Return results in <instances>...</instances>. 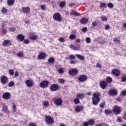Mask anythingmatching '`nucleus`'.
<instances>
[{
	"label": "nucleus",
	"instance_id": "62",
	"mask_svg": "<svg viewBox=\"0 0 126 126\" xmlns=\"http://www.w3.org/2000/svg\"><path fill=\"white\" fill-rule=\"evenodd\" d=\"M98 24L97 23V22L95 21L94 23H92L93 26H97Z\"/></svg>",
	"mask_w": 126,
	"mask_h": 126
},
{
	"label": "nucleus",
	"instance_id": "19",
	"mask_svg": "<svg viewBox=\"0 0 126 126\" xmlns=\"http://www.w3.org/2000/svg\"><path fill=\"white\" fill-rule=\"evenodd\" d=\"M17 38L20 40V42H23L25 39V36L22 34H20L17 35Z\"/></svg>",
	"mask_w": 126,
	"mask_h": 126
},
{
	"label": "nucleus",
	"instance_id": "29",
	"mask_svg": "<svg viewBox=\"0 0 126 126\" xmlns=\"http://www.w3.org/2000/svg\"><path fill=\"white\" fill-rule=\"evenodd\" d=\"M114 41L115 43H116V44H120L121 43V39L118 37H114Z\"/></svg>",
	"mask_w": 126,
	"mask_h": 126
},
{
	"label": "nucleus",
	"instance_id": "35",
	"mask_svg": "<svg viewBox=\"0 0 126 126\" xmlns=\"http://www.w3.org/2000/svg\"><path fill=\"white\" fill-rule=\"evenodd\" d=\"M76 38V36L75 34H70V36H69V38L70 40H74Z\"/></svg>",
	"mask_w": 126,
	"mask_h": 126
},
{
	"label": "nucleus",
	"instance_id": "63",
	"mask_svg": "<svg viewBox=\"0 0 126 126\" xmlns=\"http://www.w3.org/2000/svg\"><path fill=\"white\" fill-rule=\"evenodd\" d=\"M55 2H55V1H52V2H51V5H52V6L53 8L56 7V5H55Z\"/></svg>",
	"mask_w": 126,
	"mask_h": 126
},
{
	"label": "nucleus",
	"instance_id": "50",
	"mask_svg": "<svg viewBox=\"0 0 126 126\" xmlns=\"http://www.w3.org/2000/svg\"><path fill=\"white\" fill-rule=\"evenodd\" d=\"M9 73L10 74V75H13V74H14V71H13V70L12 69H10L9 70Z\"/></svg>",
	"mask_w": 126,
	"mask_h": 126
},
{
	"label": "nucleus",
	"instance_id": "55",
	"mask_svg": "<svg viewBox=\"0 0 126 126\" xmlns=\"http://www.w3.org/2000/svg\"><path fill=\"white\" fill-rule=\"evenodd\" d=\"M69 63H70V64H75V63H76V61L71 60Z\"/></svg>",
	"mask_w": 126,
	"mask_h": 126
},
{
	"label": "nucleus",
	"instance_id": "43",
	"mask_svg": "<svg viewBox=\"0 0 126 126\" xmlns=\"http://www.w3.org/2000/svg\"><path fill=\"white\" fill-rule=\"evenodd\" d=\"M86 42L88 44H89V43H91V38L90 37H86Z\"/></svg>",
	"mask_w": 126,
	"mask_h": 126
},
{
	"label": "nucleus",
	"instance_id": "45",
	"mask_svg": "<svg viewBox=\"0 0 126 126\" xmlns=\"http://www.w3.org/2000/svg\"><path fill=\"white\" fill-rule=\"evenodd\" d=\"M107 6L109 8H113V7H114V4H113V3H108L107 4Z\"/></svg>",
	"mask_w": 126,
	"mask_h": 126
},
{
	"label": "nucleus",
	"instance_id": "4",
	"mask_svg": "<svg viewBox=\"0 0 126 126\" xmlns=\"http://www.w3.org/2000/svg\"><path fill=\"white\" fill-rule=\"evenodd\" d=\"M56 106H62L63 105V100L61 98H55L53 99Z\"/></svg>",
	"mask_w": 126,
	"mask_h": 126
},
{
	"label": "nucleus",
	"instance_id": "39",
	"mask_svg": "<svg viewBox=\"0 0 126 126\" xmlns=\"http://www.w3.org/2000/svg\"><path fill=\"white\" fill-rule=\"evenodd\" d=\"M30 39H31V40H32L33 41H35V40H37V39H38V36L37 35H33L32 36H31L30 37Z\"/></svg>",
	"mask_w": 126,
	"mask_h": 126
},
{
	"label": "nucleus",
	"instance_id": "28",
	"mask_svg": "<svg viewBox=\"0 0 126 126\" xmlns=\"http://www.w3.org/2000/svg\"><path fill=\"white\" fill-rule=\"evenodd\" d=\"M106 82H107L108 83H111L113 81V79H112V77L110 76H107L106 77Z\"/></svg>",
	"mask_w": 126,
	"mask_h": 126
},
{
	"label": "nucleus",
	"instance_id": "33",
	"mask_svg": "<svg viewBox=\"0 0 126 126\" xmlns=\"http://www.w3.org/2000/svg\"><path fill=\"white\" fill-rule=\"evenodd\" d=\"M105 115H110L112 114V111L110 109H105L104 111Z\"/></svg>",
	"mask_w": 126,
	"mask_h": 126
},
{
	"label": "nucleus",
	"instance_id": "44",
	"mask_svg": "<svg viewBox=\"0 0 126 126\" xmlns=\"http://www.w3.org/2000/svg\"><path fill=\"white\" fill-rule=\"evenodd\" d=\"M106 104V103H105V101H103L102 103H101L99 105V107L100 108H102V109H103V108H104V107H105V105Z\"/></svg>",
	"mask_w": 126,
	"mask_h": 126
},
{
	"label": "nucleus",
	"instance_id": "14",
	"mask_svg": "<svg viewBox=\"0 0 126 126\" xmlns=\"http://www.w3.org/2000/svg\"><path fill=\"white\" fill-rule=\"evenodd\" d=\"M75 111L77 113H80L81 111H83V107L80 105H77L75 108Z\"/></svg>",
	"mask_w": 126,
	"mask_h": 126
},
{
	"label": "nucleus",
	"instance_id": "49",
	"mask_svg": "<svg viewBox=\"0 0 126 126\" xmlns=\"http://www.w3.org/2000/svg\"><path fill=\"white\" fill-rule=\"evenodd\" d=\"M40 7L42 10H46V5H41Z\"/></svg>",
	"mask_w": 126,
	"mask_h": 126
},
{
	"label": "nucleus",
	"instance_id": "31",
	"mask_svg": "<svg viewBox=\"0 0 126 126\" xmlns=\"http://www.w3.org/2000/svg\"><path fill=\"white\" fill-rule=\"evenodd\" d=\"M68 58H69V60H70V61H72V60H75L76 57L75 56H74V55H68Z\"/></svg>",
	"mask_w": 126,
	"mask_h": 126
},
{
	"label": "nucleus",
	"instance_id": "36",
	"mask_svg": "<svg viewBox=\"0 0 126 126\" xmlns=\"http://www.w3.org/2000/svg\"><path fill=\"white\" fill-rule=\"evenodd\" d=\"M17 56L19 58H24V54H23V52L18 53Z\"/></svg>",
	"mask_w": 126,
	"mask_h": 126
},
{
	"label": "nucleus",
	"instance_id": "56",
	"mask_svg": "<svg viewBox=\"0 0 126 126\" xmlns=\"http://www.w3.org/2000/svg\"><path fill=\"white\" fill-rule=\"evenodd\" d=\"M29 126H37V125L33 122H32L29 124Z\"/></svg>",
	"mask_w": 126,
	"mask_h": 126
},
{
	"label": "nucleus",
	"instance_id": "32",
	"mask_svg": "<svg viewBox=\"0 0 126 126\" xmlns=\"http://www.w3.org/2000/svg\"><path fill=\"white\" fill-rule=\"evenodd\" d=\"M59 6L60 7H61V8H63L64 6H65V1L61 2L59 3Z\"/></svg>",
	"mask_w": 126,
	"mask_h": 126
},
{
	"label": "nucleus",
	"instance_id": "42",
	"mask_svg": "<svg viewBox=\"0 0 126 126\" xmlns=\"http://www.w3.org/2000/svg\"><path fill=\"white\" fill-rule=\"evenodd\" d=\"M80 101H79V99L78 98H75L74 100V104H79Z\"/></svg>",
	"mask_w": 126,
	"mask_h": 126
},
{
	"label": "nucleus",
	"instance_id": "30",
	"mask_svg": "<svg viewBox=\"0 0 126 126\" xmlns=\"http://www.w3.org/2000/svg\"><path fill=\"white\" fill-rule=\"evenodd\" d=\"M88 123H89V126H93V125L95 124V120H94V119H90L89 120Z\"/></svg>",
	"mask_w": 126,
	"mask_h": 126
},
{
	"label": "nucleus",
	"instance_id": "41",
	"mask_svg": "<svg viewBox=\"0 0 126 126\" xmlns=\"http://www.w3.org/2000/svg\"><path fill=\"white\" fill-rule=\"evenodd\" d=\"M99 7H100L101 8H102L103 7H107V5H106V3H100Z\"/></svg>",
	"mask_w": 126,
	"mask_h": 126
},
{
	"label": "nucleus",
	"instance_id": "7",
	"mask_svg": "<svg viewBox=\"0 0 126 126\" xmlns=\"http://www.w3.org/2000/svg\"><path fill=\"white\" fill-rule=\"evenodd\" d=\"M79 82H84L87 80V75L83 74L79 76V77L78 78Z\"/></svg>",
	"mask_w": 126,
	"mask_h": 126
},
{
	"label": "nucleus",
	"instance_id": "15",
	"mask_svg": "<svg viewBox=\"0 0 126 126\" xmlns=\"http://www.w3.org/2000/svg\"><path fill=\"white\" fill-rule=\"evenodd\" d=\"M42 106L45 109L48 108L50 106V102L48 100H44L42 102Z\"/></svg>",
	"mask_w": 126,
	"mask_h": 126
},
{
	"label": "nucleus",
	"instance_id": "8",
	"mask_svg": "<svg viewBox=\"0 0 126 126\" xmlns=\"http://www.w3.org/2000/svg\"><path fill=\"white\" fill-rule=\"evenodd\" d=\"M68 73L71 76H75L78 73V70L76 68L72 69V70H68Z\"/></svg>",
	"mask_w": 126,
	"mask_h": 126
},
{
	"label": "nucleus",
	"instance_id": "18",
	"mask_svg": "<svg viewBox=\"0 0 126 126\" xmlns=\"http://www.w3.org/2000/svg\"><path fill=\"white\" fill-rule=\"evenodd\" d=\"M22 11L24 13H29L30 12V8L29 7H24L22 8Z\"/></svg>",
	"mask_w": 126,
	"mask_h": 126
},
{
	"label": "nucleus",
	"instance_id": "24",
	"mask_svg": "<svg viewBox=\"0 0 126 126\" xmlns=\"http://www.w3.org/2000/svg\"><path fill=\"white\" fill-rule=\"evenodd\" d=\"M8 110V107H7V105L4 104L2 106V112L5 113V112H6Z\"/></svg>",
	"mask_w": 126,
	"mask_h": 126
},
{
	"label": "nucleus",
	"instance_id": "21",
	"mask_svg": "<svg viewBox=\"0 0 126 126\" xmlns=\"http://www.w3.org/2000/svg\"><path fill=\"white\" fill-rule=\"evenodd\" d=\"M11 45V43H10V40H5L3 42V45L5 47L6 46H10Z\"/></svg>",
	"mask_w": 126,
	"mask_h": 126
},
{
	"label": "nucleus",
	"instance_id": "12",
	"mask_svg": "<svg viewBox=\"0 0 126 126\" xmlns=\"http://www.w3.org/2000/svg\"><path fill=\"white\" fill-rule=\"evenodd\" d=\"M48 85L49 82H48V81H44L40 83V86L42 88H46V87H48Z\"/></svg>",
	"mask_w": 126,
	"mask_h": 126
},
{
	"label": "nucleus",
	"instance_id": "10",
	"mask_svg": "<svg viewBox=\"0 0 126 126\" xmlns=\"http://www.w3.org/2000/svg\"><path fill=\"white\" fill-rule=\"evenodd\" d=\"M11 94L8 92H6L3 94L2 98L5 100H8V99L10 98Z\"/></svg>",
	"mask_w": 126,
	"mask_h": 126
},
{
	"label": "nucleus",
	"instance_id": "11",
	"mask_svg": "<svg viewBox=\"0 0 126 126\" xmlns=\"http://www.w3.org/2000/svg\"><path fill=\"white\" fill-rule=\"evenodd\" d=\"M107 85H108V83L106 81H101L100 82V86L102 89H105L106 87H107Z\"/></svg>",
	"mask_w": 126,
	"mask_h": 126
},
{
	"label": "nucleus",
	"instance_id": "46",
	"mask_svg": "<svg viewBox=\"0 0 126 126\" xmlns=\"http://www.w3.org/2000/svg\"><path fill=\"white\" fill-rule=\"evenodd\" d=\"M9 87H12V86H14V82L13 81H11L8 84Z\"/></svg>",
	"mask_w": 126,
	"mask_h": 126
},
{
	"label": "nucleus",
	"instance_id": "25",
	"mask_svg": "<svg viewBox=\"0 0 126 126\" xmlns=\"http://www.w3.org/2000/svg\"><path fill=\"white\" fill-rule=\"evenodd\" d=\"M75 56L80 61H83V60L85 59V58H84L83 56H81L79 54H76Z\"/></svg>",
	"mask_w": 126,
	"mask_h": 126
},
{
	"label": "nucleus",
	"instance_id": "61",
	"mask_svg": "<svg viewBox=\"0 0 126 126\" xmlns=\"http://www.w3.org/2000/svg\"><path fill=\"white\" fill-rule=\"evenodd\" d=\"M9 30L11 32H14L15 31V28H10Z\"/></svg>",
	"mask_w": 126,
	"mask_h": 126
},
{
	"label": "nucleus",
	"instance_id": "9",
	"mask_svg": "<svg viewBox=\"0 0 126 126\" xmlns=\"http://www.w3.org/2000/svg\"><path fill=\"white\" fill-rule=\"evenodd\" d=\"M7 80H8V78L4 75L2 76L0 78V81L2 84H6L7 83Z\"/></svg>",
	"mask_w": 126,
	"mask_h": 126
},
{
	"label": "nucleus",
	"instance_id": "37",
	"mask_svg": "<svg viewBox=\"0 0 126 126\" xmlns=\"http://www.w3.org/2000/svg\"><path fill=\"white\" fill-rule=\"evenodd\" d=\"M121 81L122 82H126V74L123 75V76L122 78Z\"/></svg>",
	"mask_w": 126,
	"mask_h": 126
},
{
	"label": "nucleus",
	"instance_id": "38",
	"mask_svg": "<svg viewBox=\"0 0 126 126\" xmlns=\"http://www.w3.org/2000/svg\"><path fill=\"white\" fill-rule=\"evenodd\" d=\"M13 3H14V0H8V5H12Z\"/></svg>",
	"mask_w": 126,
	"mask_h": 126
},
{
	"label": "nucleus",
	"instance_id": "64",
	"mask_svg": "<svg viewBox=\"0 0 126 126\" xmlns=\"http://www.w3.org/2000/svg\"><path fill=\"white\" fill-rule=\"evenodd\" d=\"M100 125H101V126H109V125L106 123H102Z\"/></svg>",
	"mask_w": 126,
	"mask_h": 126
},
{
	"label": "nucleus",
	"instance_id": "3",
	"mask_svg": "<svg viewBox=\"0 0 126 126\" xmlns=\"http://www.w3.org/2000/svg\"><path fill=\"white\" fill-rule=\"evenodd\" d=\"M45 122L47 123V124H50V125H52L55 123L54 121V118H53L50 116L47 115L45 117Z\"/></svg>",
	"mask_w": 126,
	"mask_h": 126
},
{
	"label": "nucleus",
	"instance_id": "20",
	"mask_svg": "<svg viewBox=\"0 0 126 126\" xmlns=\"http://www.w3.org/2000/svg\"><path fill=\"white\" fill-rule=\"evenodd\" d=\"M70 15H74V16H79V15H80V13H79L76 11L73 10L70 12Z\"/></svg>",
	"mask_w": 126,
	"mask_h": 126
},
{
	"label": "nucleus",
	"instance_id": "58",
	"mask_svg": "<svg viewBox=\"0 0 126 126\" xmlns=\"http://www.w3.org/2000/svg\"><path fill=\"white\" fill-rule=\"evenodd\" d=\"M109 29H110V25H105V30H109Z\"/></svg>",
	"mask_w": 126,
	"mask_h": 126
},
{
	"label": "nucleus",
	"instance_id": "59",
	"mask_svg": "<svg viewBox=\"0 0 126 126\" xmlns=\"http://www.w3.org/2000/svg\"><path fill=\"white\" fill-rule=\"evenodd\" d=\"M121 95H123V96H126V91H123L121 93Z\"/></svg>",
	"mask_w": 126,
	"mask_h": 126
},
{
	"label": "nucleus",
	"instance_id": "48",
	"mask_svg": "<svg viewBox=\"0 0 126 126\" xmlns=\"http://www.w3.org/2000/svg\"><path fill=\"white\" fill-rule=\"evenodd\" d=\"M58 72L59 73L63 74V72H64V70H63V68H61L58 69Z\"/></svg>",
	"mask_w": 126,
	"mask_h": 126
},
{
	"label": "nucleus",
	"instance_id": "22",
	"mask_svg": "<svg viewBox=\"0 0 126 126\" xmlns=\"http://www.w3.org/2000/svg\"><path fill=\"white\" fill-rule=\"evenodd\" d=\"M38 60H44L46 58V53H41L38 55Z\"/></svg>",
	"mask_w": 126,
	"mask_h": 126
},
{
	"label": "nucleus",
	"instance_id": "6",
	"mask_svg": "<svg viewBox=\"0 0 126 126\" xmlns=\"http://www.w3.org/2000/svg\"><path fill=\"white\" fill-rule=\"evenodd\" d=\"M50 89L51 91H58L60 90V85L57 84H53L50 87Z\"/></svg>",
	"mask_w": 126,
	"mask_h": 126
},
{
	"label": "nucleus",
	"instance_id": "47",
	"mask_svg": "<svg viewBox=\"0 0 126 126\" xmlns=\"http://www.w3.org/2000/svg\"><path fill=\"white\" fill-rule=\"evenodd\" d=\"M1 12L2 13H6L7 12V9L5 7H3Z\"/></svg>",
	"mask_w": 126,
	"mask_h": 126
},
{
	"label": "nucleus",
	"instance_id": "1",
	"mask_svg": "<svg viewBox=\"0 0 126 126\" xmlns=\"http://www.w3.org/2000/svg\"><path fill=\"white\" fill-rule=\"evenodd\" d=\"M100 94L94 93L93 94L92 100L93 105H97L100 102Z\"/></svg>",
	"mask_w": 126,
	"mask_h": 126
},
{
	"label": "nucleus",
	"instance_id": "40",
	"mask_svg": "<svg viewBox=\"0 0 126 126\" xmlns=\"http://www.w3.org/2000/svg\"><path fill=\"white\" fill-rule=\"evenodd\" d=\"M58 82L59 83H61V84H63L64 83L65 81L63 78H60L58 79Z\"/></svg>",
	"mask_w": 126,
	"mask_h": 126
},
{
	"label": "nucleus",
	"instance_id": "52",
	"mask_svg": "<svg viewBox=\"0 0 126 126\" xmlns=\"http://www.w3.org/2000/svg\"><path fill=\"white\" fill-rule=\"evenodd\" d=\"M59 41H60L61 43H63L65 41L64 38L63 37H60L59 38Z\"/></svg>",
	"mask_w": 126,
	"mask_h": 126
},
{
	"label": "nucleus",
	"instance_id": "5",
	"mask_svg": "<svg viewBox=\"0 0 126 126\" xmlns=\"http://www.w3.org/2000/svg\"><path fill=\"white\" fill-rule=\"evenodd\" d=\"M113 114L120 115L121 114V108L118 105H115L113 108Z\"/></svg>",
	"mask_w": 126,
	"mask_h": 126
},
{
	"label": "nucleus",
	"instance_id": "13",
	"mask_svg": "<svg viewBox=\"0 0 126 126\" xmlns=\"http://www.w3.org/2000/svg\"><path fill=\"white\" fill-rule=\"evenodd\" d=\"M25 83L27 87H32L33 86V81L30 80H27L25 82Z\"/></svg>",
	"mask_w": 126,
	"mask_h": 126
},
{
	"label": "nucleus",
	"instance_id": "16",
	"mask_svg": "<svg viewBox=\"0 0 126 126\" xmlns=\"http://www.w3.org/2000/svg\"><path fill=\"white\" fill-rule=\"evenodd\" d=\"M112 72L115 76H120V75L121 74V72L120 70L117 69H114L113 70H112Z\"/></svg>",
	"mask_w": 126,
	"mask_h": 126
},
{
	"label": "nucleus",
	"instance_id": "60",
	"mask_svg": "<svg viewBox=\"0 0 126 126\" xmlns=\"http://www.w3.org/2000/svg\"><path fill=\"white\" fill-rule=\"evenodd\" d=\"M117 121H118L119 123H121L123 121V119L121 117H119L118 118Z\"/></svg>",
	"mask_w": 126,
	"mask_h": 126
},
{
	"label": "nucleus",
	"instance_id": "17",
	"mask_svg": "<svg viewBox=\"0 0 126 126\" xmlns=\"http://www.w3.org/2000/svg\"><path fill=\"white\" fill-rule=\"evenodd\" d=\"M118 94V91L116 89H112L109 91V94L111 96H114V95H117Z\"/></svg>",
	"mask_w": 126,
	"mask_h": 126
},
{
	"label": "nucleus",
	"instance_id": "26",
	"mask_svg": "<svg viewBox=\"0 0 126 126\" xmlns=\"http://www.w3.org/2000/svg\"><path fill=\"white\" fill-rule=\"evenodd\" d=\"M70 48L71 49H72V50H74V51H78V50H79V49H80V48H79V47H78V46L75 47L73 45H70Z\"/></svg>",
	"mask_w": 126,
	"mask_h": 126
},
{
	"label": "nucleus",
	"instance_id": "27",
	"mask_svg": "<svg viewBox=\"0 0 126 126\" xmlns=\"http://www.w3.org/2000/svg\"><path fill=\"white\" fill-rule=\"evenodd\" d=\"M76 97H77V98H79V99H83V98H84V94H77Z\"/></svg>",
	"mask_w": 126,
	"mask_h": 126
},
{
	"label": "nucleus",
	"instance_id": "51",
	"mask_svg": "<svg viewBox=\"0 0 126 126\" xmlns=\"http://www.w3.org/2000/svg\"><path fill=\"white\" fill-rule=\"evenodd\" d=\"M101 19H102V21H107L108 19L107 18V17H106L105 16H102L101 17Z\"/></svg>",
	"mask_w": 126,
	"mask_h": 126
},
{
	"label": "nucleus",
	"instance_id": "57",
	"mask_svg": "<svg viewBox=\"0 0 126 126\" xmlns=\"http://www.w3.org/2000/svg\"><path fill=\"white\" fill-rule=\"evenodd\" d=\"M24 44H29L30 41H29V39H26L24 40Z\"/></svg>",
	"mask_w": 126,
	"mask_h": 126
},
{
	"label": "nucleus",
	"instance_id": "53",
	"mask_svg": "<svg viewBox=\"0 0 126 126\" xmlns=\"http://www.w3.org/2000/svg\"><path fill=\"white\" fill-rule=\"evenodd\" d=\"M83 126H89V123L88 122H84L83 124Z\"/></svg>",
	"mask_w": 126,
	"mask_h": 126
},
{
	"label": "nucleus",
	"instance_id": "2",
	"mask_svg": "<svg viewBox=\"0 0 126 126\" xmlns=\"http://www.w3.org/2000/svg\"><path fill=\"white\" fill-rule=\"evenodd\" d=\"M53 19L58 22H61L62 20V16L60 13H56L53 14Z\"/></svg>",
	"mask_w": 126,
	"mask_h": 126
},
{
	"label": "nucleus",
	"instance_id": "23",
	"mask_svg": "<svg viewBox=\"0 0 126 126\" xmlns=\"http://www.w3.org/2000/svg\"><path fill=\"white\" fill-rule=\"evenodd\" d=\"M80 23H81V24H86V23H87L88 22V19H87V18H82L80 21Z\"/></svg>",
	"mask_w": 126,
	"mask_h": 126
},
{
	"label": "nucleus",
	"instance_id": "34",
	"mask_svg": "<svg viewBox=\"0 0 126 126\" xmlns=\"http://www.w3.org/2000/svg\"><path fill=\"white\" fill-rule=\"evenodd\" d=\"M48 62L49 63H55V58H50Z\"/></svg>",
	"mask_w": 126,
	"mask_h": 126
},
{
	"label": "nucleus",
	"instance_id": "54",
	"mask_svg": "<svg viewBox=\"0 0 126 126\" xmlns=\"http://www.w3.org/2000/svg\"><path fill=\"white\" fill-rule=\"evenodd\" d=\"M87 30H88L87 27H86L83 28L82 29V32H87Z\"/></svg>",
	"mask_w": 126,
	"mask_h": 126
}]
</instances>
